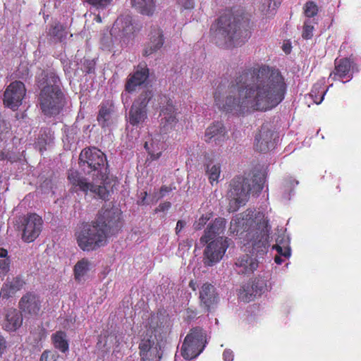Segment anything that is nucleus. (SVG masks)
I'll list each match as a JSON object with an SVG mask.
<instances>
[{
  "label": "nucleus",
  "mask_w": 361,
  "mask_h": 361,
  "mask_svg": "<svg viewBox=\"0 0 361 361\" xmlns=\"http://www.w3.org/2000/svg\"><path fill=\"white\" fill-rule=\"evenodd\" d=\"M281 257H283V256L279 255H277L275 257L274 261L276 264H281L283 262V259H282Z\"/></svg>",
  "instance_id": "56"
},
{
  "label": "nucleus",
  "mask_w": 361,
  "mask_h": 361,
  "mask_svg": "<svg viewBox=\"0 0 361 361\" xmlns=\"http://www.w3.org/2000/svg\"><path fill=\"white\" fill-rule=\"evenodd\" d=\"M176 361H178L176 358Z\"/></svg>",
  "instance_id": "62"
},
{
  "label": "nucleus",
  "mask_w": 361,
  "mask_h": 361,
  "mask_svg": "<svg viewBox=\"0 0 361 361\" xmlns=\"http://www.w3.org/2000/svg\"><path fill=\"white\" fill-rule=\"evenodd\" d=\"M228 245V240L224 237H219L211 240L204 251V264L212 267L219 262L224 255Z\"/></svg>",
  "instance_id": "11"
},
{
  "label": "nucleus",
  "mask_w": 361,
  "mask_h": 361,
  "mask_svg": "<svg viewBox=\"0 0 361 361\" xmlns=\"http://www.w3.org/2000/svg\"><path fill=\"white\" fill-rule=\"evenodd\" d=\"M149 41L144 49L145 56H150L161 48L164 44L162 31L159 27H154L149 35Z\"/></svg>",
  "instance_id": "23"
},
{
  "label": "nucleus",
  "mask_w": 361,
  "mask_h": 361,
  "mask_svg": "<svg viewBox=\"0 0 361 361\" xmlns=\"http://www.w3.org/2000/svg\"><path fill=\"white\" fill-rule=\"evenodd\" d=\"M157 345V343H154V340H151L149 338H143L139 345L140 355H143L145 356L147 351L151 350V348H152L154 345Z\"/></svg>",
  "instance_id": "38"
},
{
  "label": "nucleus",
  "mask_w": 361,
  "mask_h": 361,
  "mask_svg": "<svg viewBox=\"0 0 361 361\" xmlns=\"http://www.w3.org/2000/svg\"><path fill=\"white\" fill-rule=\"evenodd\" d=\"M290 185H291V186H292V185H298V181H296V180H291V181H290Z\"/></svg>",
  "instance_id": "58"
},
{
  "label": "nucleus",
  "mask_w": 361,
  "mask_h": 361,
  "mask_svg": "<svg viewBox=\"0 0 361 361\" xmlns=\"http://www.w3.org/2000/svg\"><path fill=\"white\" fill-rule=\"evenodd\" d=\"M171 191V188L166 187V186H162L160 189V195L161 197H164L166 195V193L169 192Z\"/></svg>",
  "instance_id": "53"
},
{
  "label": "nucleus",
  "mask_w": 361,
  "mask_h": 361,
  "mask_svg": "<svg viewBox=\"0 0 361 361\" xmlns=\"http://www.w3.org/2000/svg\"><path fill=\"white\" fill-rule=\"evenodd\" d=\"M80 164L84 171L93 173L95 182L102 183L106 173V158L104 154L96 147L83 149L80 154Z\"/></svg>",
  "instance_id": "6"
},
{
  "label": "nucleus",
  "mask_w": 361,
  "mask_h": 361,
  "mask_svg": "<svg viewBox=\"0 0 361 361\" xmlns=\"http://www.w3.org/2000/svg\"><path fill=\"white\" fill-rule=\"evenodd\" d=\"M323 82H318L313 86L310 96L313 99L314 102L317 104H319L323 101L324 96L327 92V90H324Z\"/></svg>",
  "instance_id": "33"
},
{
  "label": "nucleus",
  "mask_w": 361,
  "mask_h": 361,
  "mask_svg": "<svg viewBox=\"0 0 361 361\" xmlns=\"http://www.w3.org/2000/svg\"><path fill=\"white\" fill-rule=\"evenodd\" d=\"M318 13V8L313 1H307L304 6L305 16L308 18H312Z\"/></svg>",
  "instance_id": "39"
},
{
  "label": "nucleus",
  "mask_w": 361,
  "mask_h": 361,
  "mask_svg": "<svg viewBox=\"0 0 361 361\" xmlns=\"http://www.w3.org/2000/svg\"><path fill=\"white\" fill-rule=\"evenodd\" d=\"M136 30L133 18L130 16H122L115 21L111 35H118L121 37H128L133 34Z\"/></svg>",
  "instance_id": "17"
},
{
  "label": "nucleus",
  "mask_w": 361,
  "mask_h": 361,
  "mask_svg": "<svg viewBox=\"0 0 361 361\" xmlns=\"http://www.w3.org/2000/svg\"><path fill=\"white\" fill-rule=\"evenodd\" d=\"M352 61L349 59H336L335 61V69L329 77L334 80L338 78L341 80L348 78L347 81H349L353 78V74L350 73Z\"/></svg>",
  "instance_id": "22"
},
{
  "label": "nucleus",
  "mask_w": 361,
  "mask_h": 361,
  "mask_svg": "<svg viewBox=\"0 0 361 361\" xmlns=\"http://www.w3.org/2000/svg\"><path fill=\"white\" fill-rule=\"evenodd\" d=\"M59 357L56 352L51 350H44L40 357V361H57Z\"/></svg>",
  "instance_id": "43"
},
{
  "label": "nucleus",
  "mask_w": 361,
  "mask_h": 361,
  "mask_svg": "<svg viewBox=\"0 0 361 361\" xmlns=\"http://www.w3.org/2000/svg\"><path fill=\"white\" fill-rule=\"evenodd\" d=\"M26 94V89L23 82L14 81L11 82L4 92V104L13 111L22 104V101Z\"/></svg>",
  "instance_id": "12"
},
{
  "label": "nucleus",
  "mask_w": 361,
  "mask_h": 361,
  "mask_svg": "<svg viewBox=\"0 0 361 361\" xmlns=\"http://www.w3.org/2000/svg\"><path fill=\"white\" fill-rule=\"evenodd\" d=\"M43 221L36 214L28 215L24 221L22 238L26 242H32L42 231Z\"/></svg>",
  "instance_id": "14"
},
{
  "label": "nucleus",
  "mask_w": 361,
  "mask_h": 361,
  "mask_svg": "<svg viewBox=\"0 0 361 361\" xmlns=\"http://www.w3.org/2000/svg\"><path fill=\"white\" fill-rule=\"evenodd\" d=\"M221 173V166L219 164L210 163L207 166V174L212 184L214 181L218 182Z\"/></svg>",
  "instance_id": "34"
},
{
  "label": "nucleus",
  "mask_w": 361,
  "mask_h": 361,
  "mask_svg": "<svg viewBox=\"0 0 361 361\" xmlns=\"http://www.w3.org/2000/svg\"><path fill=\"white\" fill-rule=\"evenodd\" d=\"M165 106H163L160 112V128L163 133H166L173 129L178 123L177 111L171 99H167Z\"/></svg>",
  "instance_id": "13"
},
{
  "label": "nucleus",
  "mask_w": 361,
  "mask_h": 361,
  "mask_svg": "<svg viewBox=\"0 0 361 361\" xmlns=\"http://www.w3.org/2000/svg\"><path fill=\"white\" fill-rule=\"evenodd\" d=\"M207 343L206 333L201 328L190 330L180 349V354L186 360L197 357L204 349Z\"/></svg>",
  "instance_id": "7"
},
{
  "label": "nucleus",
  "mask_w": 361,
  "mask_h": 361,
  "mask_svg": "<svg viewBox=\"0 0 361 361\" xmlns=\"http://www.w3.org/2000/svg\"><path fill=\"white\" fill-rule=\"evenodd\" d=\"M49 35L61 41L63 38V26L57 24L49 30Z\"/></svg>",
  "instance_id": "41"
},
{
  "label": "nucleus",
  "mask_w": 361,
  "mask_h": 361,
  "mask_svg": "<svg viewBox=\"0 0 361 361\" xmlns=\"http://www.w3.org/2000/svg\"><path fill=\"white\" fill-rule=\"evenodd\" d=\"M51 135H50L49 137V140H44V143L45 144H48L51 142Z\"/></svg>",
  "instance_id": "60"
},
{
  "label": "nucleus",
  "mask_w": 361,
  "mask_h": 361,
  "mask_svg": "<svg viewBox=\"0 0 361 361\" xmlns=\"http://www.w3.org/2000/svg\"><path fill=\"white\" fill-rule=\"evenodd\" d=\"M280 2L277 0H259L258 10L261 15L266 17H272Z\"/></svg>",
  "instance_id": "28"
},
{
  "label": "nucleus",
  "mask_w": 361,
  "mask_h": 361,
  "mask_svg": "<svg viewBox=\"0 0 361 361\" xmlns=\"http://www.w3.org/2000/svg\"><path fill=\"white\" fill-rule=\"evenodd\" d=\"M171 207V203L169 202H165L160 204L156 209L157 212L167 211Z\"/></svg>",
  "instance_id": "50"
},
{
  "label": "nucleus",
  "mask_w": 361,
  "mask_h": 361,
  "mask_svg": "<svg viewBox=\"0 0 361 361\" xmlns=\"http://www.w3.org/2000/svg\"><path fill=\"white\" fill-rule=\"evenodd\" d=\"M94 20L97 22V23H101L102 22V18L100 17V16L97 15L95 16L94 18Z\"/></svg>",
  "instance_id": "57"
},
{
  "label": "nucleus",
  "mask_w": 361,
  "mask_h": 361,
  "mask_svg": "<svg viewBox=\"0 0 361 361\" xmlns=\"http://www.w3.org/2000/svg\"><path fill=\"white\" fill-rule=\"evenodd\" d=\"M230 231L242 240L244 251L251 253L239 256L234 269L238 274L250 275L258 267L259 259L267 252L269 227L267 218L261 212L247 211L231 221Z\"/></svg>",
  "instance_id": "2"
},
{
  "label": "nucleus",
  "mask_w": 361,
  "mask_h": 361,
  "mask_svg": "<svg viewBox=\"0 0 361 361\" xmlns=\"http://www.w3.org/2000/svg\"><path fill=\"white\" fill-rule=\"evenodd\" d=\"M178 1L185 9H190L194 6L193 0H178Z\"/></svg>",
  "instance_id": "49"
},
{
  "label": "nucleus",
  "mask_w": 361,
  "mask_h": 361,
  "mask_svg": "<svg viewBox=\"0 0 361 361\" xmlns=\"http://www.w3.org/2000/svg\"><path fill=\"white\" fill-rule=\"evenodd\" d=\"M276 244L273 247L279 255H283L285 258L290 256V239L284 233L279 235L276 240Z\"/></svg>",
  "instance_id": "29"
},
{
  "label": "nucleus",
  "mask_w": 361,
  "mask_h": 361,
  "mask_svg": "<svg viewBox=\"0 0 361 361\" xmlns=\"http://www.w3.org/2000/svg\"><path fill=\"white\" fill-rule=\"evenodd\" d=\"M157 0H131L132 6L142 14L150 16L154 11Z\"/></svg>",
  "instance_id": "30"
},
{
  "label": "nucleus",
  "mask_w": 361,
  "mask_h": 361,
  "mask_svg": "<svg viewBox=\"0 0 361 361\" xmlns=\"http://www.w3.org/2000/svg\"><path fill=\"white\" fill-rule=\"evenodd\" d=\"M97 121L102 128L111 126L115 121V118L113 114V108L106 104L101 105L97 116Z\"/></svg>",
  "instance_id": "27"
},
{
  "label": "nucleus",
  "mask_w": 361,
  "mask_h": 361,
  "mask_svg": "<svg viewBox=\"0 0 361 361\" xmlns=\"http://www.w3.org/2000/svg\"><path fill=\"white\" fill-rule=\"evenodd\" d=\"M233 352L229 349H226L223 353V359L224 361H233Z\"/></svg>",
  "instance_id": "48"
},
{
  "label": "nucleus",
  "mask_w": 361,
  "mask_h": 361,
  "mask_svg": "<svg viewBox=\"0 0 361 361\" xmlns=\"http://www.w3.org/2000/svg\"><path fill=\"white\" fill-rule=\"evenodd\" d=\"M40 90L39 100L42 112L47 116L58 115L65 105V96L61 89V81L51 71H43L37 76Z\"/></svg>",
  "instance_id": "4"
},
{
  "label": "nucleus",
  "mask_w": 361,
  "mask_h": 361,
  "mask_svg": "<svg viewBox=\"0 0 361 361\" xmlns=\"http://www.w3.org/2000/svg\"><path fill=\"white\" fill-rule=\"evenodd\" d=\"M41 303L39 298L36 294L27 293L21 298L19 308L25 317H35L41 311Z\"/></svg>",
  "instance_id": "15"
},
{
  "label": "nucleus",
  "mask_w": 361,
  "mask_h": 361,
  "mask_svg": "<svg viewBox=\"0 0 361 361\" xmlns=\"http://www.w3.org/2000/svg\"><path fill=\"white\" fill-rule=\"evenodd\" d=\"M228 138L227 132L224 125L216 122L209 126L204 134V140L207 142L220 145Z\"/></svg>",
  "instance_id": "20"
},
{
  "label": "nucleus",
  "mask_w": 361,
  "mask_h": 361,
  "mask_svg": "<svg viewBox=\"0 0 361 361\" xmlns=\"http://www.w3.org/2000/svg\"><path fill=\"white\" fill-rule=\"evenodd\" d=\"M221 92L218 87L214 92L216 105L226 112L240 115L276 107L284 99L286 85L278 70L262 66L254 68L245 81L238 78L235 84L228 87L225 97Z\"/></svg>",
  "instance_id": "1"
},
{
  "label": "nucleus",
  "mask_w": 361,
  "mask_h": 361,
  "mask_svg": "<svg viewBox=\"0 0 361 361\" xmlns=\"http://www.w3.org/2000/svg\"><path fill=\"white\" fill-rule=\"evenodd\" d=\"M10 269V260L8 258L0 259V276H4Z\"/></svg>",
  "instance_id": "45"
},
{
  "label": "nucleus",
  "mask_w": 361,
  "mask_h": 361,
  "mask_svg": "<svg viewBox=\"0 0 361 361\" xmlns=\"http://www.w3.org/2000/svg\"><path fill=\"white\" fill-rule=\"evenodd\" d=\"M68 179L71 185V190L74 192L82 191L85 193L90 192L98 197L106 200L108 197L109 192L102 183H92L81 176L77 171L71 170L68 171Z\"/></svg>",
  "instance_id": "9"
},
{
  "label": "nucleus",
  "mask_w": 361,
  "mask_h": 361,
  "mask_svg": "<svg viewBox=\"0 0 361 361\" xmlns=\"http://www.w3.org/2000/svg\"><path fill=\"white\" fill-rule=\"evenodd\" d=\"M22 323V314L17 310L11 309L6 313L4 328L7 331H15L20 327Z\"/></svg>",
  "instance_id": "26"
},
{
  "label": "nucleus",
  "mask_w": 361,
  "mask_h": 361,
  "mask_svg": "<svg viewBox=\"0 0 361 361\" xmlns=\"http://www.w3.org/2000/svg\"><path fill=\"white\" fill-rule=\"evenodd\" d=\"M200 299L201 305L210 310L217 303L218 298L215 292V288L211 284H204L200 291Z\"/></svg>",
  "instance_id": "24"
},
{
  "label": "nucleus",
  "mask_w": 361,
  "mask_h": 361,
  "mask_svg": "<svg viewBox=\"0 0 361 361\" xmlns=\"http://www.w3.org/2000/svg\"><path fill=\"white\" fill-rule=\"evenodd\" d=\"M91 262L85 258L79 260L74 267L75 279L80 281L85 279V276L90 270Z\"/></svg>",
  "instance_id": "31"
},
{
  "label": "nucleus",
  "mask_w": 361,
  "mask_h": 361,
  "mask_svg": "<svg viewBox=\"0 0 361 361\" xmlns=\"http://www.w3.org/2000/svg\"><path fill=\"white\" fill-rule=\"evenodd\" d=\"M8 252L4 248H0V257L3 259L8 258L7 257Z\"/></svg>",
  "instance_id": "55"
},
{
  "label": "nucleus",
  "mask_w": 361,
  "mask_h": 361,
  "mask_svg": "<svg viewBox=\"0 0 361 361\" xmlns=\"http://www.w3.org/2000/svg\"><path fill=\"white\" fill-rule=\"evenodd\" d=\"M18 158V154L13 152H3L0 154V160L7 159L11 162H13L17 161Z\"/></svg>",
  "instance_id": "46"
},
{
  "label": "nucleus",
  "mask_w": 361,
  "mask_h": 361,
  "mask_svg": "<svg viewBox=\"0 0 361 361\" xmlns=\"http://www.w3.org/2000/svg\"><path fill=\"white\" fill-rule=\"evenodd\" d=\"M228 193L229 198L228 211L233 212L240 207L245 205L248 200L250 188V180L247 178L238 177L232 180Z\"/></svg>",
  "instance_id": "8"
},
{
  "label": "nucleus",
  "mask_w": 361,
  "mask_h": 361,
  "mask_svg": "<svg viewBox=\"0 0 361 361\" xmlns=\"http://www.w3.org/2000/svg\"><path fill=\"white\" fill-rule=\"evenodd\" d=\"M149 77V69L146 66H137L135 71L128 75L126 83V90L132 93L136 90V88L145 82Z\"/></svg>",
  "instance_id": "18"
},
{
  "label": "nucleus",
  "mask_w": 361,
  "mask_h": 361,
  "mask_svg": "<svg viewBox=\"0 0 361 361\" xmlns=\"http://www.w3.org/2000/svg\"><path fill=\"white\" fill-rule=\"evenodd\" d=\"M254 183L253 187H252V191L253 192L259 193L264 186L265 183V178L262 176L257 177L255 176L254 180H252Z\"/></svg>",
  "instance_id": "42"
},
{
  "label": "nucleus",
  "mask_w": 361,
  "mask_h": 361,
  "mask_svg": "<svg viewBox=\"0 0 361 361\" xmlns=\"http://www.w3.org/2000/svg\"><path fill=\"white\" fill-rule=\"evenodd\" d=\"M66 334L63 331H57L52 334L51 340L56 348L62 353H66L68 350V343Z\"/></svg>",
  "instance_id": "32"
},
{
  "label": "nucleus",
  "mask_w": 361,
  "mask_h": 361,
  "mask_svg": "<svg viewBox=\"0 0 361 361\" xmlns=\"http://www.w3.org/2000/svg\"><path fill=\"white\" fill-rule=\"evenodd\" d=\"M17 290L18 288L14 283H5L1 289L0 298L2 300L7 299L13 296Z\"/></svg>",
  "instance_id": "35"
},
{
  "label": "nucleus",
  "mask_w": 361,
  "mask_h": 361,
  "mask_svg": "<svg viewBox=\"0 0 361 361\" xmlns=\"http://www.w3.org/2000/svg\"><path fill=\"white\" fill-rule=\"evenodd\" d=\"M87 63V70H85V72L89 73L94 70V63L92 61H88Z\"/></svg>",
  "instance_id": "54"
},
{
  "label": "nucleus",
  "mask_w": 361,
  "mask_h": 361,
  "mask_svg": "<svg viewBox=\"0 0 361 361\" xmlns=\"http://www.w3.org/2000/svg\"><path fill=\"white\" fill-rule=\"evenodd\" d=\"M235 19L231 11L221 15L210 29L213 40L218 46H240L245 38L240 40Z\"/></svg>",
  "instance_id": "5"
},
{
  "label": "nucleus",
  "mask_w": 361,
  "mask_h": 361,
  "mask_svg": "<svg viewBox=\"0 0 361 361\" xmlns=\"http://www.w3.org/2000/svg\"><path fill=\"white\" fill-rule=\"evenodd\" d=\"M8 128L6 126L5 122L0 118V140H4L8 133Z\"/></svg>",
  "instance_id": "47"
},
{
  "label": "nucleus",
  "mask_w": 361,
  "mask_h": 361,
  "mask_svg": "<svg viewBox=\"0 0 361 361\" xmlns=\"http://www.w3.org/2000/svg\"><path fill=\"white\" fill-rule=\"evenodd\" d=\"M5 348L6 341L4 338L1 336H0V355L3 353Z\"/></svg>",
  "instance_id": "52"
},
{
  "label": "nucleus",
  "mask_w": 361,
  "mask_h": 361,
  "mask_svg": "<svg viewBox=\"0 0 361 361\" xmlns=\"http://www.w3.org/2000/svg\"><path fill=\"white\" fill-rule=\"evenodd\" d=\"M121 213L117 208L102 209L96 221L85 224L77 231L76 240L83 251L105 245L107 238L118 230Z\"/></svg>",
  "instance_id": "3"
},
{
  "label": "nucleus",
  "mask_w": 361,
  "mask_h": 361,
  "mask_svg": "<svg viewBox=\"0 0 361 361\" xmlns=\"http://www.w3.org/2000/svg\"><path fill=\"white\" fill-rule=\"evenodd\" d=\"M273 133L267 127L262 126L255 139V147L257 151L266 152L274 147Z\"/></svg>",
  "instance_id": "21"
},
{
  "label": "nucleus",
  "mask_w": 361,
  "mask_h": 361,
  "mask_svg": "<svg viewBox=\"0 0 361 361\" xmlns=\"http://www.w3.org/2000/svg\"><path fill=\"white\" fill-rule=\"evenodd\" d=\"M42 136H43V135H41V137H39V143H41V141H40L41 140H44V139L42 138Z\"/></svg>",
  "instance_id": "61"
},
{
  "label": "nucleus",
  "mask_w": 361,
  "mask_h": 361,
  "mask_svg": "<svg viewBox=\"0 0 361 361\" xmlns=\"http://www.w3.org/2000/svg\"><path fill=\"white\" fill-rule=\"evenodd\" d=\"M185 221H183L182 220L178 221V222L176 224V234H178L179 232H180V231L185 227Z\"/></svg>",
  "instance_id": "51"
},
{
  "label": "nucleus",
  "mask_w": 361,
  "mask_h": 361,
  "mask_svg": "<svg viewBox=\"0 0 361 361\" xmlns=\"http://www.w3.org/2000/svg\"><path fill=\"white\" fill-rule=\"evenodd\" d=\"M164 137L161 135H155L150 141L145 143V147L150 154V158L153 160L157 159L161 154V150L164 149Z\"/></svg>",
  "instance_id": "25"
},
{
  "label": "nucleus",
  "mask_w": 361,
  "mask_h": 361,
  "mask_svg": "<svg viewBox=\"0 0 361 361\" xmlns=\"http://www.w3.org/2000/svg\"><path fill=\"white\" fill-rule=\"evenodd\" d=\"M153 97L151 90H144L134 101L129 111L128 122L135 126H141L147 118V106Z\"/></svg>",
  "instance_id": "10"
},
{
  "label": "nucleus",
  "mask_w": 361,
  "mask_h": 361,
  "mask_svg": "<svg viewBox=\"0 0 361 361\" xmlns=\"http://www.w3.org/2000/svg\"><path fill=\"white\" fill-rule=\"evenodd\" d=\"M143 361H159L161 358L160 347L154 345L151 350L147 352L145 356L140 355Z\"/></svg>",
  "instance_id": "36"
},
{
  "label": "nucleus",
  "mask_w": 361,
  "mask_h": 361,
  "mask_svg": "<svg viewBox=\"0 0 361 361\" xmlns=\"http://www.w3.org/2000/svg\"><path fill=\"white\" fill-rule=\"evenodd\" d=\"M90 4L97 8V9H104L108 6L112 0H85Z\"/></svg>",
  "instance_id": "44"
},
{
  "label": "nucleus",
  "mask_w": 361,
  "mask_h": 361,
  "mask_svg": "<svg viewBox=\"0 0 361 361\" xmlns=\"http://www.w3.org/2000/svg\"><path fill=\"white\" fill-rule=\"evenodd\" d=\"M226 228V220L224 218H216L213 222L210 223L204 234L201 237L200 242L207 243L210 240L222 237Z\"/></svg>",
  "instance_id": "19"
},
{
  "label": "nucleus",
  "mask_w": 361,
  "mask_h": 361,
  "mask_svg": "<svg viewBox=\"0 0 361 361\" xmlns=\"http://www.w3.org/2000/svg\"><path fill=\"white\" fill-rule=\"evenodd\" d=\"M212 216L211 214H205L202 215L197 221L193 224V228L195 230H200L207 223Z\"/></svg>",
  "instance_id": "40"
},
{
  "label": "nucleus",
  "mask_w": 361,
  "mask_h": 361,
  "mask_svg": "<svg viewBox=\"0 0 361 361\" xmlns=\"http://www.w3.org/2000/svg\"><path fill=\"white\" fill-rule=\"evenodd\" d=\"M283 51H284L286 53H289V52H290V49H289L288 47H283Z\"/></svg>",
  "instance_id": "59"
},
{
  "label": "nucleus",
  "mask_w": 361,
  "mask_h": 361,
  "mask_svg": "<svg viewBox=\"0 0 361 361\" xmlns=\"http://www.w3.org/2000/svg\"><path fill=\"white\" fill-rule=\"evenodd\" d=\"M268 290L267 281L262 278L256 279L251 288L249 286L243 287L239 292V298L243 302H248L256 295H260Z\"/></svg>",
  "instance_id": "16"
},
{
  "label": "nucleus",
  "mask_w": 361,
  "mask_h": 361,
  "mask_svg": "<svg viewBox=\"0 0 361 361\" xmlns=\"http://www.w3.org/2000/svg\"><path fill=\"white\" fill-rule=\"evenodd\" d=\"M314 23V20L307 19L305 21L302 35L304 39H308L313 36Z\"/></svg>",
  "instance_id": "37"
}]
</instances>
